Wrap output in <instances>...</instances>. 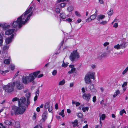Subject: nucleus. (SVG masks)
Returning <instances> with one entry per match:
<instances>
[{"label": "nucleus", "instance_id": "63", "mask_svg": "<svg viewBox=\"0 0 128 128\" xmlns=\"http://www.w3.org/2000/svg\"><path fill=\"white\" fill-rule=\"evenodd\" d=\"M36 116V114L35 113H34V115L33 116V118L34 119H35Z\"/></svg>", "mask_w": 128, "mask_h": 128}, {"label": "nucleus", "instance_id": "38", "mask_svg": "<svg viewBox=\"0 0 128 128\" xmlns=\"http://www.w3.org/2000/svg\"><path fill=\"white\" fill-rule=\"evenodd\" d=\"M57 73V71L56 70H54L52 72V75L54 76L56 75Z\"/></svg>", "mask_w": 128, "mask_h": 128}, {"label": "nucleus", "instance_id": "36", "mask_svg": "<svg viewBox=\"0 0 128 128\" xmlns=\"http://www.w3.org/2000/svg\"><path fill=\"white\" fill-rule=\"evenodd\" d=\"M8 72V70H6L5 71H2L0 70V72L1 74H2L3 75H5L6 73L7 72Z\"/></svg>", "mask_w": 128, "mask_h": 128}, {"label": "nucleus", "instance_id": "22", "mask_svg": "<svg viewBox=\"0 0 128 128\" xmlns=\"http://www.w3.org/2000/svg\"><path fill=\"white\" fill-rule=\"evenodd\" d=\"M72 123L73 124L74 126H78V120H75L74 122H72Z\"/></svg>", "mask_w": 128, "mask_h": 128}, {"label": "nucleus", "instance_id": "17", "mask_svg": "<svg viewBox=\"0 0 128 128\" xmlns=\"http://www.w3.org/2000/svg\"><path fill=\"white\" fill-rule=\"evenodd\" d=\"M14 29H9L6 31V35L11 34L14 32Z\"/></svg>", "mask_w": 128, "mask_h": 128}, {"label": "nucleus", "instance_id": "61", "mask_svg": "<svg viewBox=\"0 0 128 128\" xmlns=\"http://www.w3.org/2000/svg\"><path fill=\"white\" fill-rule=\"evenodd\" d=\"M44 75L43 74H40L38 75V78H40L43 76Z\"/></svg>", "mask_w": 128, "mask_h": 128}, {"label": "nucleus", "instance_id": "3", "mask_svg": "<svg viewBox=\"0 0 128 128\" xmlns=\"http://www.w3.org/2000/svg\"><path fill=\"white\" fill-rule=\"evenodd\" d=\"M26 22L22 18L21 16L18 17L17 20L14 21L12 23V26L14 28H16L18 26L19 28L23 24H24Z\"/></svg>", "mask_w": 128, "mask_h": 128}, {"label": "nucleus", "instance_id": "27", "mask_svg": "<svg viewBox=\"0 0 128 128\" xmlns=\"http://www.w3.org/2000/svg\"><path fill=\"white\" fill-rule=\"evenodd\" d=\"M40 72V71H37L35 72H33L32 73L33 75H34L35 77H36L39 74Z\"/></svg>", "mask_w": 128, "mask_h": 128}, {"label": "nucleus", "instance_id": "25", "mask_svg": "<svg viewBox=\"0 0 128 128\" xmlns=\"http://www.w3.org/2000/svg\"><path fill=\"white\" fill-rule=\"evenodd\" d=\"M65 83V81L64 80H62V81H60L58 83V85L62 86Z\"/></svg>", "mask_w": 128, "mask_h": 128}, {"label": "nucleus", "instance_id": "41", "mask_svg": "<svg viewBox=\"0 0 128 128\" xmlns=\"http://www.w3.org/2000/svg\"><path fill=\"white\" fill-rule=\"evenodd\" d=\"M64 1L68 2V0H58L57 1V2L58 3H59Z\"/></svg>", "mask_w": 128, "mask_h": 128}, {"label": "nucleus", "instance_id": "42", "mask_svg": "<svg viewBox=\"0 0 128 128\" xmlns=\"http://www.w3.org/2000/svg\"><path fill=\"white\" fill-rule=\"evenodd\" d=\"M9 48V46H8L5 45L4 46L3 48V49L4 50H7Z\"/></svg>", "mask_w": 128, "mask_h": 128}, {"label": "nucleus", "instance_id": "5", "mask_svg": "<svg viewBox=\"0 0 128 128\" xmlns=\"http://www.w3.org/2000/svg\"><path fill=\"white\" fill-rule=\"evenodd\" d=\"M16 84V82H14L12 83H9L8 85L4 87V89L5 91L10 92L13 91L14 88Z\"/></svg>", "mask_w": 128, "mask_h": 128}, {"label": "nucleus", "instance_id": "43", "mask_svg": "<svg viewBox=\"0 0 128 128\" xmlns=\"http://www.w3.org/2000/svg\"><path fill=\"white\" fill-rule=\"evenodd\" d=\"M68 64V63H66V64H65L64 62L62 64V66L64 67H66L67 66Z\"/></svg>", "mask_w": 128, "mask_h": 128}, {"label": "nucleus", "instance_id": "28", "mask_svg": "<svg viewBox=\"0 0 128 128\" xmlns=\"http://www.w3.org/2000/svg\"><path fill=\"white\" fill-rule=\"evenodd\" d=\"M89 108L88 107H83L82 108V110L83 111V112H85L86 110L88 111V110Z\"/></svg>", "mask_w": 128, "mask_h": 128}, {"label": "nucleus", "instance_id": "12", "mask_svg": "<svg viewBox=\"0 0 128 128\" xmlns=\"http://www.w3.org/2000/svg\"><path fill=\"white\" fill-rule=\"evenodd\" d=\"M105 17V16L102 14H100L98 15L96 18L97 20L99 22H100V21L104 19Z\"/></svg>", "mask_w": 128, "mask_h": 128}, {"label": "nucleus", "instance_id": "19", "mask_svg": "<svg viewBox=\"0 0 128 128\" xmlns=\"http://www.w3.org/2000/svg\"><path fill=\"white\" fill-rule=\"evenodd\" d=\"M122 44H117L114 46V48L116 50H118L122 48Z\"/></svg>", "mask_w": 128, "mask_h": 128}, {"label": "nucleus", "instance_id": "34", "mask_svg": "<svg viewBox=\"0 0 128 128\" xmlns=\"http://www.w3.org/2000/svg\"><path fill=\"white\" fill-rule=\"evenodd\" d=\"M113 13V11L112 10H110L108 12V14L110 16L112 15Z\"/></svg>", "mask_w": 128, "mask_h": 128}, {"label": "nucleus", "instance_id": "56", "mask_svg": "<svg viewBox=\"0 0 128 128\" xmlns=\"http://www.w3.org/2000/svg\"><path fill=\"white\" fill-rule=\"evenodd\" d=\"M15 66L13 65H11V68L12 70H13Z\"/></svg>", "mask_w": 128, "mask_h": 128}, {"label": "nucleus", "instance_id": "31", "mask_svg": "<svg viewBox=\"0 0 128 128\" xmlns=\"http://www.w3.org/2000/svg\"><path fill=\"white\" fill-rule=\"evenodd\" d=\"M106 118V116L104 114H102L100 117V119L101 120L102 119V120H104Z\"/></svg>", "mask_w": 128, "mask_h": 128}, {"label": "nucleus", "instance_id": "57", "mask_svg": "<svg viewBox=\"0 0 128 128\" xmlns=\"http://www.w3.org/2000/svg\"><path fill=\"white\" fill-rule=\"evenodd\" d=\"M99 2L101 4H104V2L102 0H98Z\"/></svg>", "mask_w": 128, "mask_h": 128}, {"label": "nucleus", "instance_id": "7", "mask_svg": "<svg viewBox=\"0 0 128 128\" xmlns=\"http://www.w3.org/2000/svg\"><path fill=\"white\" fill-rule=\"evenodd\" d=\"M80 57V56L76 50L73 51L70 56V59L72 61L74 60L75 59L78 58Z\"/></svg>", "mask_w": 128, "mask_h": 128}, {"label": "nucleus", "instance_id": "50", "mask_svg": "<svg viewBox=\"0 0 128 128\" xmlns=\"http://www.w3.org/2000/svg\"><path fill=\"white\" fill-rule=\"evenodd\" d=\"M26 96L27 98H30V93L29 92L27 93L26 94Z\"/></svg>", "mask_w": 128, "mask_h": 128}, {"label": "nucleus", "instance_id": "52", "mask_svg": "<svg viewBox=\"0 0 128 128\" xmlns=\"http://www.w3.org/2000/svg\"><path fill=\"white\" fill-rule=\"evenodd\" d=\"M10 26L9 25H8V24H6V25H4V28H9Z\"/></svg>", "mask_w": 128, "mask_h": 128}, {"label": "nucleus", "instance_id": "33", "mask_svg": "<svg viewBox=\"0 0 128 128\" xmlns=\"http://www.w3.org/2000/svg\"><path fill=\"white\" fill-rule=\"evenodd\" d=\"M60 17L62 18H65L66 17V16L64 13L60 14Z\"/></svg>", "mask_w": 128, "mask_h": 128}, {"label": "nucleus", "instance_id": "51", "mask_svg": "<svg viewBox=\"0 0 128 128\" xmlns=\"http://www.w3.org/2000/svg\"><path fill=\"white\" fill-rule=\"evenodd\" d=\"M75 14L78 17H80V13L77 11L75 12Z\"/></svg>", "mask_w": 128, "mask_h": 128}, {"label": "nucleus", "instance_id": "16", "mask_svg": "<svg viewBox=\"0 0 128 128\" xmlns=\"http://www.w3.org/2000/svg\"><path fill=\"white\" fill-rule=\"evenodd\" d=\"M14 36L13 35H12L10 38H7L6 39V42L7 44H8L11 42L12 41V40Z\"/></svg>", "mask_w": 128, "mask_h": 128}, {"label": "nucleus", "instance_id": "53", "mask_svg": "<svg viewBox=\"0 0 128 128\" xmlns=\"http://www.w3.org/2000/svg\"><path fill=\"white\" fill-rule=\"evenodd\" d=\"M60 5L62 8L64 7L66 5V4L64 3H62L60 4Z\"/></svg>", "mask_w": 128, "mask_h": 128}, {"label": "nucleus", "instance_id": "58", "mask_svg": "<svg viewBox=\"0 0 128 128\" xmlns=\"http://www.w3.org/2000/svg\"><path fill=\"white\" fill-rule=\"evenodd\" d=\"M55 109L56 110H57V109H58V104L56 103V104L55 105Z\"/></svg>", "mask_w": 128, "mask_h": 128}, {"label": "nucleus", "instance_id": "11", "mask_svg": "<svg viewBox=\"0 0 128 128\" xmlns=\"http://www.w3.org/2000/svg\"><path fill=\"white\" fill-rule=\"evenodd\" d=\"M96 17V15L95 14H93L90 17L86 19V22H90L91 20H94Z\"/></svg>", "mask_w": 128, "mask_h": 128}, {"label": "nucleus", "instance_id": "35", "mask_svg": "<svg viewBox=\"0 0 128 128\" xmlns=\"http://www.w3.org/2000/svg\"><path fill=\"white\" fill-rule=\"evenodd\" d=\"M5 123L7 125H10L11 124L12 122H10L6 120L5 121Z\"/></svg>", "mask_w": 128, "mask_h": 128}, {"label": "nucleus", "instance_id": "64", "mask_svg": "<svg viewBox=\"0 0 128 128\" xmlns=\"http://www.w3.org/2000/svg\"><path fill=\"white\" fill-rule=\"evenodd\" d=\"M82 91L84 93H85V90L84 88H82Z\"/></svg>", "mask_w": 128, "mask_h": 128}, {"label": "nucleus", "instance_id": "9", "mask_svg": "<svg viewBox=\"0 0 128 128\" xmlns=\"http://www.w3.org/2000/svg\"><path fill=\"white\" fill-rule=\"evenodd\" d=\"M26 100V99L24 97L21 98L20 99L18 100V104L19 106H24L25 105L24 102Z\"/></svg>", "mask_w": 128, "mask_h": 128}, {"label": "nucleus", "instance_id": "48", "mask_svg": "<svg viewBox=\"0 0 128 128\" xmlns=\"http://www.w3.org/2000/svg\"><path fill=\"white\" fill-rule=\"evenodd\" d=\"M96 96H94L92 98V101L94 102H96Z\"/></svg>", "mask_w": 128, "mask_h": 128}, {"label": "nucleus", "instance_id": "45", "mask_svg": "<svg viewBox=\"0 0 128 128\" xmlns=\"http://www.w3.org/2000/svg\"><path fill=\"white\" fill-rule=\"evenodd\" d=\"M18 100H19V99L18 98L15 97L14 98H13L12 99V102H14L15 101H16L17 100H18Z\"/></svg>", "mask_w": 128, "mask_h": 128}, {"label": "nucleus", "instance_id": "8", "mask_svg": "<svg viewBox=\"0 0 128 128\" xmlns=\"http://www.w3.org/2000/svg\"><path fill=\"white\" fill-rule=\"evenodd\" d=\"M91 97V94L90 93H84L82 95V98L87 102L90 100Z\"/></svg>", "mask_w": 128, "mask_h": 128}, {"label": "nucleus", "instance_id": "10", "mask_svg": "<svg viewBox=\"0 0 128 128\" xmlns=\"http://www.w3.org/2000/svg\"><path fill=\"white\" fill-rule=\"evenodd\" d=\"M106 56V52H102L99 53L98 55L97 58L99 60L101 59L104 57H105Z\"/></svg>", "mask_w": 128, "mask_h": 128}, {"label": "nucleus", "instance_id": "44", "mask_svg": "<svg viewBox=\"0 0 128 128\" xmlns=\"http://www.w3.org/2000/svg\"><path fill=\"white\" fill-rule=\"evenodd\" d=\"M48 111L50 112H51L52 111V106H50L49 108H48Z\"/></svg>", "mask_w": 128, "mask_h": 128}, {"label": "nucleus", "instance_id": "23", "mask_svg": "<svg viewBox=\"0 0 128 128\" xmlns=\"http://www.w3.org/2000/svg\"><path fill=\"white\" fill-rule=\"evenodd\" d=\"M10 56H9L8 59H6L4 60V63L6 64H10Z\"/></svg>", "mask_w": 128, "mask_h": 128}, {"label": "nucleus", "instance_id": "62", "mask_svg": "<svg viewBox=\"0 0 128 128\" xmlns=\"http://www.w3.org/2000/svg\"><path fill=\"white\" fill-rule=\"evenodd\" d=\"M92 68L93 69H94L96 68V65L94 64H92L91 65Z\"/></svg>", "mask_w": 128, "mask_h": 128}, {"label": "nucleus", "instance_id": "30", "mask_svg": "<svg viewBox=\"0 0 128 128\" xmlns=\"http://www.w3.org/2000/svg\"><path fill=\"white\" fill-rule=\"evenodd\" d=\"M108 23V21L106 20H103L102 22H100V23L104 25Z\"/></svg>", "mask_w": 128, "mask_h": 128}, {"label": "nucleus", "instance_id": "26", "mask_svg": "<svg viewBox=\"0 0 128 128\" xmlns=\"http://www.w3.org/2000/svg\"><path fill=\"white\" fill-rule=\"evenodd\" d=\"M3 38L1 35L0 34V46H2V43L3 42Z\"/></svg>", "mask_w": 128, "mask_h": 128}, {"label": "nucleus", "instance_id": "40", "mask_svg": "<svg viewBox=\"0 0 128 128\" xmlns=\"http://www.w3.org/2000/svg\"><path fill=\"white\" fill-rule=\"evenodd\" d=\"M125 112H126L123 109L122 110H121L120 112V115L121 116H122L123 114V113H124Z\"/></svg>", "mask_w": 128, "mask_h": 128}, {"label": "nucleus", "instance_id": "54", "mask_svg": "<svg viewBox=\"0 0 128 128\" xmlns=\"http://www.w3.org/2000/svg\"><path fill=\"white\" fill-rule=\"evenodd\" d=\"M109 44V42H106L104 43L103 44V45L104 46H108Z\"/></svg>", "mask_w": 128, "mask_h": 128}, {"label": "nucleus", "instance_id": "24", "mask_svg": "<svg viewBox=\"0 0 128 128\" xmlns=\"http://www.w3.org/2000/svg\"><path fill=\"white\" fill-rule=\"evenodd\" d=\"M15 126L16 128H20V123L18 122H16Z\"/></svg>", "mask_w": 128, "mask_h": 128}, {"label": "nucleus", "instance_id": "20", "mask_svg": "<svg viewBox=\"0 0 128 128\" xmlns=\"http://www.w3.org/2000/svg\"><path fill=\"white\" fill-rule=\"evenodd\" d=\"M74 9L73 7L72 6H69L67 8V10L69 12H72Z\"/></svg>", "mask_w": 128, "mask_h": 128}, {"label": "nucleus", "instance_id": "13", "mask_svg": "<svg viewBox=\"0 0 128 128\" xmlns=\"http://www.w3.org/2000/svg\"><path fill=\"white\" fill-rule=\"evenodd\" d=\"M16 86L18 90H20L23 88V85L20 84V82H16Z\"/></svg>", "mask_w": 128, "mask_h": 128}, {"label": "nucleus", "instance_id": "55", "mask_svg": "<svg viewBox=\"0 0 128 128\" xmlns=\"http://www.w3.org/2000/svg\"><path fill=\"white\" fill-rule=\"evenodd\" d=\"M78 116L80 118H81L82 117V115L81 113H79L78 115Z\"/></svg>", "mask_w": 128, "mask_h": 128}, {"label": "nucleus", "instance_id": "21", "mask_svg": "<svg viewBox=\"0 0 128 128\" xmlns=\"http://www.w3.org/2000/svg\"><path fill=\"white\" fill-rule=\"evenodd\" d=\"M120 93V92L119 90H116L115 93L113 95V97L114 98L116 97Z\"/></svg>", "mask_w": 128, "mask_h": 128}, {"label": "nucleus", "instance_id": "14", "mask_svg": "<svg viewBox=\"0 0 128 128\" xmlns=\"http://www.w3.org/2000/svg\"><path fill=\"white\" fill-rule=\"evenodd\" d=\"M89 88L90 89V91L92 92H96L97 90L94 86V84L90 85L89 87Z\"/></svg>", "mask_w": 128, "mask_h": 128}, {"label": "nucleus", "instance_id": "1", "mask_svg": "<svg viewBox=\"0 0 128 128\" xmlns=\"http://www.w3.org/2000/svg\"><path fill=\"white\" fill-rule=\"evenodd\" d=\"M32 7H30L21 16V18L23 20H25V22H26L30 18V16H31L32 14Z\"/></svg>", "mask_w": 128, "mask_h": 128}, {"label": "nucleus", "instance_id": "60", "mask_svg": "<svg viewBox=\"0 0 128 128\" xmlns=\"http://www.w3.org/2000/svg\"><path fill=\"white\" fill-rule=\"evenodd\" d=\"M66 20L68 22H71L72 21V20L70 18H68L66 19Z\"/></svg>", "mask_w": 128, "mask_h": 128}, {"label": "nucleus", "instance_id": "37", "mask_svg": "<svg viewBox=\"0 0 128 128\" xmlns=\"http://www.w3.org/2000/svg\"><path fill=\"white\" fill-rule=\"evenodd\" d=\"M128 70V66L122 72L123 74H124L126 73Z\"/></svg>", "mask_w": 128, "mask_h": 128}, {"label": "nucleus", "instance_id": "47", "mask_svg": "<svg viewBox=\"0 0 128 128\" xmlns=\"http://www.w3.org/2000/svg\"><path fill=\"white\" fill-rule=\"evenodd\" d=\"M113 27L115 28H117L118 26V23L117 22L115 23L113 26Z\"/></svg>", "mask_w": 128, "mask_h": 128}, {"label": "nucleus", "instance_id": "49", "mask_svg": "<svg viewBox=\"0 0 128 128\" xmlns=\"http://www.w3.org/2000/svg\"><path fill=\"white\" fill-rule=\"evenodd\" d=\"M55 11L57 13H59L60 12V10L58 8H56L55 9Z\"/></svg>", "mask_w": 128, "mask_h": 128}, {"label": "nucleus", "instance_id": "29", "mask_svg": "<svg viewBox=\"0 0 128 128\" xmlns=\"http://www.w3.org/2000/svg\"><path fill=\"white\" fill-rule=\"evenodd\" d=\"M58 114L59 115L62 116V117H64L65 116L64 114V110H62L61 112L59 113Z\"/></svg>", "mask_w": 128, "mask_h": 128}, {"label": "nucleus", "instance_id": "46", "mask_svg": "<svg viewBox=\"0 0 128 128\" xmlns=\"http://www.w3.org/2000/svg\"><path fill=\"white\" fill-rule=\"evenodd\" d=\"M127 85V82H124L122 85V87L124 88Z\"/></svg>", "mask_w": 128, "mask_h": 128}, {"label": "nucleus", "instance_id": "6", "mask_svg": "<svg viewBox=\"0 0 128 128\" xmlns=\"http://www.w3.org/2000/svg\"><path fill=\"white\" fill-rule=\"evenodd\" d=\"M95 74L94 72L88 73L86 74L84 78V80L86 83L88 84H90L92 81L90 79H94Z\"/></svg>", "mask_w": 128, "mask_h": 128}, {"label": "nucleus", "instance_id": "59", "mask_svg": "<svg viewBox=\"0 0 128 128\" xmlns=\"http://www.w3.org/2000/svg\"><path fill=\"white\" fill-rule=\"evenodd\" d=\"M100 128H101L102 127V124L101 121V120L100 119Z\"/></svg>", "mask_w": 128, "mask_h": 128}, {"label": "nucleus", "instance_id": "18", "mask_svg": "<svg viewBox=\"0 0 128 128\" xmlns=\"http://www.w3.org/2000/svg\"><path fill=\"white\" fill-rule=\"evenodd\" d=\"M47 111H45L43 113L42 116V121L44 122L46 119Z\"/></svg>", "mask_w": 128, "mask_h": 128}, {"label": "nucleus", "instance_id": "2", "mask_svg": "<svg viewBox=\"0 0 128 128\" xmlns=\"http://www.w3.org/2000/svg\"><path fill=\"white\" fill-rule=\"evenodd\" d=\"M12 109L14 113L16 115L22 114L26 110V109L23 106L19 107L14 106H12Z\"/></svg>", "mask_w": 128, "mask_h": 128}, {"label": "nucleus", "instance_id": "4", "mask_svg": "<svg viewBox=\"0 0 128 128\" xmlns=\"http://www.w3.org/2000/svg\"><path fill=\"white\" fill-rule=\"evenodd\" d=\"M34 79V78L32 73H31L28 76H24L22 78L23 82L25 84H27L29 82L33 81Z\"/></svg>", "mask_w": 128, "mask_h": 128}, {"label": "nucleus", "instance_id": "32", "mask_svg": "<svg viewBox=\"0 0 128 128\" xmlns=\"http://www.w3.org/2000/svg\"><path fill=\"white\" fill-rule=\"evenodd\" d=\"M50 106V103L47 102L44 105V108H48Z\"/></svg>", "mask_w": 128, "mask_h": 128}, {"label": "nucleus", "instance_id": "39", "mask_svg": "<svg viewBox=\"0 0 128 128\" xmlns=\"http://www.w3.org/2000/svg\"><path fill=\"white\" fill-rule=\"evenodd\" d=\"M34 128H43L42 127V124H40L37 125L35 126Z\"/></svg>", "mask_w": 128, "mask_h": 128}, {"label": "nucleus", "instance_id": "15", "mask_svg": "<svg viewBox=\"0 0 128 128\" xmlns=\"http://www.w3.org/2000/svg\"><path fill=\"white\" fill-rule=\"evenodd\" d=\"M74 65H71L69 66V67L71 68V70L68 72V73L69 74H71L74 72L76 70L75 68H74Z\"/></svg>", "mask_w": 128, "mask_h": 128}]
</instances>
